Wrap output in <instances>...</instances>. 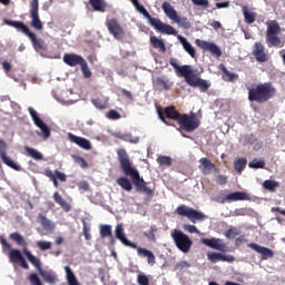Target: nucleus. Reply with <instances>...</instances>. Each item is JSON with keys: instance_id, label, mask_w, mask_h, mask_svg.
<instances>
[{"instance_id": "1", "label": "nucleus", "mask_w": 285, "mask_h": 285, "mask_svg": "<svg viewBox=\"0 0 285 285\" xmlns=\"http://www.w3.org/2000/svg\"><path fill=\"white\" fill-rule=\"evenodd\" d=\"M117 155L124 175H126V177H131V181L137 193H142V195H146L147 197H155V189L148 187V183L144 180V177H141L139 170L132 167L128 151H126L124 148H120L117 150Z\"/></svg>"}, {"instance_id": "2", "label": "nucleus", "mask_w": 285, "mask_h": 285, "mask_svg": "<svg viewBox=\"0 0 285 285\" xmlns=\"http://www.w3.org/2000/svg\"><path fill=\"white\" fill-rule=\"evenodd\" d=\"M3 23L6 26H10L11 28H16L18 32H22L26 37H28L33 46V50L36 52H47L48 50V45L46 43V40L41 38H37V35L32 31H30V28L26 26L22 21H17V20H8L3 19Z\"/></svg>"}, {"instance_id": "3", "label": "nucleus", "mask_w": 285, "mask_h": 285, "mask_svg": "<svg viewBox=\"0 0 285 285\" xmlns=\"http://www.w3.org/2000/svg\"><path fill=\"white\" fill-rule=\"evenodd\" d=\"M275 95H277V89L273 86V82L258 83L248 88V101H255L256 104H266Z\"/></svg>"}, {"instance_id": "4", "label": "nucleus", "mask_w": 285, "mask_h": 285, "mask_svg": "<svg viewBox=\"0 0 285 285\" xmlns=\"http://www.w3.org/2000/svg\"><path fill=\"white\" fill-rule=\"evenodd\" d=\"M115 235L124 244V246H128L129 248L137 249V255L140 257H147V264L149 266H155L157 264V258L155 257V254L150 249H146L144 247H137V244L128 240L126 237V234L124 233V225L117 224L115 228Z\"/></svg>"}, {"instance_id": "5", "label": "nucleus", "mask_w": 285, "mask_h": 285, "mask_svg": "<svg viewBox=\"0 0 285 285\" xmlns=\"http://www.w3.org/2000/svg\"><path fill=\"white\" fill-rule=\"evenodd\" d=\"M138 12H140L141 16H144L150 26L155 28L156 32H160V35H173L174 37H177L178 32L174 29L173 26L157 19L153 18L148 10L141 4L138 3V6L135 7Z\"/></svg>"}, {"instance_id": "6", "label": "nucleus", "mask_w": 285, "mask_h": 285, "mask_svg": "<svg viewBox=\"0 0 285 285\" xmlns=\"http://www.w3.org/2000/svg\"><path fill=\"white\" fill-rule=\"evenodd\" d=\"M282 32V27H279V22L277 20H272L267 22L266 30V43L268 48H284V43H282V38L278 35Z\"/></svg>"}, {"instance_id": "7", "label": "nucleus", "mask_w": 285, "mask_h": 285, "mask_svg": "<svg viewBox=\"0 0 285 285\" xmlns=\"http://www.w3.org/2000/svg\"><path fill=\"white\" fill-rule=\"evenodd\" d=\"M0 244L2 246V252L8 253V257L12 264H19L21 268H24V271H28L30 268V265H28V262L23 257V254H21V250L19 249H12V245L8 243V240L3 237L0 236Z\"/></svg>"}, {"instance_id": "8", "label": "nucleus", "mask_w": 285, "mask_h": 285, "mask_svg": "<svg viewBox=\"0 0 285 285\" xmlns=\"http://www.w3.org/2000/svg\"><path fill=\"white\" fill-rule=\"evenodd\" d=\"M9 238L12 242H16L17 246H21L23 255L29 259L30 264L35 266V268H41V259L37 258V256L32 255L30 250H28V242L26 238L18 232H13L9 235Z\"/></svg>"}, {"instance_id": "9", "label": "nucleus", "mask_w": 285, "mask_h": 285, "mask_svg": "<svg viewBox=\"0 0 285 285\" xmlns=\"http://www.w3.org/2000/svg\"><path fill=\"white\" fill-rule=\"evenodd\" d=\"M161 8L166 17H168L170 21H174V23H177L178 28H184L185 30L190 29V21H188V18L179 17L177 10H175V7H173L170 2H164Z\"/></svg>"}, {"instance_id": "10", "label": "nucleus", "mask_w": 285, "mask_h": 285, "mask_svg": "<svg viewBox=\"0 0 285 285\" xmlns=\"http://www.w3.org/2000/svg\"><path fill=\"white\" fill-rule=\"evenodd\" d=\"M176 213L180 217H187V219L193 224H196V222H204V219H206V214L186 205L178 206L176 208Z\"/></svg>"}, {"instance_id": "11", "label": "nucleus", "mask_w": 285, "mask_h": 285, "mask_svg": "<svg viewBox=\"0 0 285 285\" xmlns=\"http://www.w3.org/2000/svg\"><path fill=\"white\" fill-rule=\"evenodd\" d=\"M171 238L174 239L178 250H181V253H190L193 240L190 237H188V235L184 234V232L179 229H174L171 233Z\"/></svg>"}, {"instance_id": "12", "label": "nucleus", "mask_w": 285, "mask_h": 285, "mask_svg": "<svg viewBox=\"0 0 285 285\" xmlns=\"http://www.w3.org/2000/svg\"><path fill=\"white\" fill-rule=\"evenodd\" d=\"M200 124L199 118H197V115L195 114H191L190 116L187 114H181L180 118L178 119L179 128L186 132H195V130L199 128Z\"/></svg>"}, {"instance_id": "13", "label": "nucleus", "mask_w": 285, "mask_h": 285, "mask_svg": "<svg viewBox=\"0 0 285 285\" xmlns=\"http://www.w3.org/2000/svg\"><path fill=\"white\" fill-rule=\"evenodd\" d=\"M169 63L171 67H174L177 77H184L186 83L191 82V80L196 77V75L193 71V67L190 65H184V66H179V63H177V59L171 58L169 60Z\"/></svg>"}, {"instance_id": "14", "label": "nucleus", "mask_w": 285, "mask_h": 285, "mask_svg": "<svg viewBox=\"0 0 285 285\" xmlns=\"http://www.w3.org/2000/svg\"><path fill=\"white\" fill-rule=\"evenodd\" d=\"M30 18H31V28L35 30H43V22L39 18V0H31L30 2Z\"/></svg>"}, {"instance_id": "15", "label": "nucleus", "mask_w": 285, "mask_h": 285, "mask_svg": "<svg viewBox=\"0 0 285 285\" xmlns=\"http://www.w3.org/2000/svg\"><path fill=\"white\" fill-rule=\"evenodd\" d=\"M106 27L110 35L114 36V39H124L126 37V32L124 31V28H121V24H119V21L117 19L111 18L106 21Z\"/></svg>"}, {"instance_id": "16", "label": "nucleus", "mask_w": 285, "mask_h": 285, "mask_svg": "<svg viewBox=\"0 0 285 285\" xmlns=\"http://www.w3.org/2000/svg\"><path fill=\"white\" fill-rule=\"evenodd\" d=\"M7 150L8 144L4 142L3 139H0V157L3 164H6V166H9V168H12V170L21 171L20 165H17V163H14L12 159H10V157H8Z\"/></svg>"}, {"instance_id": "17", "label": "nucleus", "mask_w": 285, "mask_h": 285, "mask_svg": "<svg viewBox=\"0 0 285 285\" xmlns=\"http://www.w3.org/2000/svg\"><path fill=\"white\" fill-rule=\"evenodd\" d=\"M196 46L206 52H210L215 57H222V49L215 42L196 39Z\"/></svg>"}, {"instance_id": "18", "label": "nucleus", "mask_w": 285, "mask_h": 285, "mask_svg": "<svg viewBox=\"0 0 285 285\" xmlns=\"http://www.w3.org/2000/svg\"><path fill=\"white\" fill-rule=\"evenodd\" d=\"M29 114L31 115V119H33L35 125L40 128L41 132H42V137L45 139H48V137H50V128L48 127V125H46V122H43V120H41V118L39 117V115L35 111L33 108H29Z\"/></svg>"}, {"instance_id": "19", "label": "nucleus", "mask_w": 285, "mask_h": 285, "mask_svg": "<svg viewBox=\"0 0 285 285\" xmlns=\"http://www.w3.org/2000/svg\"><path fill=\"white\" fill-rule=\"evenodd\" d=\"M202 244L209 248H214V250H220V253H226V250H228V246L224 244V239L222 238H203Z\"/></svg>"}, {"instance_id": "20", "label": "nucleus", "mask_w": 285, "mask_h": 285, "mask_svg": "<svg viewBox=\"0 0 285 285\" xmlns=\"http://www.w3.org/2000/svg\"><path fill=\"white\" fill-rule=\"evenodd\" d=\"M247 246L262 255V259H273L275 257V252L268 247L261 246L257 243H249Z\"/></svg>"}, {"instance_id": "21", "label": "nucleus", "mask_w": 285, "mask_h": 285, "mask_svg": "<svg viewBox=\"0 0 285 285\" xmlns=\"http://www.w3.org/2000/svg\"><path fill=\"white\" fill-rule=\"evenodd\" d=\"M253 56L258 63H266L268 61V53H266V47L262 42H255L253 48Z\"/></svg>"}, {"instance_id": "22", "label": "nucleus", "mask_w": 285, "mask_h": 285, "mask_svg": "<svg viewBox=\"0 0 285 285\" xmlns=\"http://www.w3.org/2000/svg\"><path fill=\"white\" fill-rule=\"evenodd\" d=\"M199 170L203 175H210V173H219V168L210 159L204 157L199 159Z\"/></svg>"}, {"instance_id": "23", "label": "nucleus", "mask_w": 285, "mask_h": 285, "mask_svg": "<svg viewBox=\"0 0 285 285\" xmlns=\"http://www.w3.org/2000/svg\"><path fill=\"white\" fill-rule=\"evenodd\" d=\"M68 139L71 141V144H76V146H79V148H82L83 150H92V144L90 140L76 136L72 132L68 134Z\"/></svg>"}, {"instance_id": "24", "label": "nucleus", "mask_w": 285, "mask_h": 285, "mask_svg": "<svg viewBox=\"0 0 285 285\" xmlns=\"http://www.w3.org/2000/svg\"><path fill=\"white\" fill-rule=\"evenodd\" d=\"M62 61L67 66H70V68H75L77 66H81L86 61V59L77 53H65Z\"/></svg>"}, {"instance_id": "25", "label": "nucleus", "mask_w": 285, "mask_h": 285, "mask_svg": "<svg viewBox=\"0 0 285 285\" xmlns=\"http://www.w3.org/2000/svg\"><path fill=\"white\" fill-rule=\"evenodd\" d=\"M207 257L212 264H217V262H228L229 264H233V262H235V256L224 255L215 252L207 253Z\"/></svg>"}, {"instance_id": "26", "label": "nucleus", "mask_w": 285, "mask_h": 285, "mask_svg": "<svg viewBox=\"0 0 285 285\" xmlns=\"http://www.w3.org/2000/svg\"><path fill=\"white\" fill-rule=\"evenodd\" d=\"M225 202H250V195L246 191H234L225 195Z\"/></svg>"}, {"instance_id": "27", "label": "nucleus", "mask_w": 285, "mask_h": 285, "mask_svg": "<svg viewBox=\"0 0 285 285\" xmlns=\"http://www.w3.org/2000/svg\"><path fill=\"white\" fill-rule=\"evenodd\" d=\"M189 86H191V88H199L202 92H206L208 88H210V83L208 81L197 76L193 78L191 82H189Z\"/></svg>"}, {"instance_id": "28", "label": "nucleus", "mask_w": 285, "mask_h": 285, "mask_svg": "<svg viewBox=\"0 0 285 285\" xmlns=\"http://www.w3.org/2000/svg\"><path fill=\"white\" fill-rule=\"evenodd\" d=\"M108 97L100 95L96 98L91 99V104L97 108L98 110H106L108 108Z\"/></svg>"}, {"instance_id": "29", "label": "nucleus", "mask_w": 285, "mask_h": 285, "mask_svg": "<svg viewBox=\"0 0 285 285\" xmlns=\"http://www.w3.org/2000/svg\"><path fill=\"white\" fill-rule=\"evenodd\" d=\"M178 40L180 41L184 50L187 51L193 59H195V57H197V51L195 50V47H193V45L188 41V39L184 38V36H178Z\"/></svg>"}, {"instance_id": "30", "label": "nucleus", "mask_w": 285, "mask_h": 285, "mask_svg": "<svg viewBox=\"0 0 285 285\" xmlns=\"http://www.w3.org/2000/svg\"><path fill=\"white\" fill-rule=\"evenodd\" d=\"M38 222L42 226L43 230H47L48 233L55 232V223H51L46 215L39 214Z\"/></svg>"}, {"instance_id": "31", "label": "nucleus", "mask_w": 285, "mask_h": 285, "mask_svg": "<svg viewBox=\"0 0 285 285\" xmlns=\"http://www.w3.org/2000/svg\"><path fill=\"white\" fill-rule=\"evenodd\" d=\"M149 41L155 50H159V52H166V42L157 38V36H150Z\"/></svg>"}, {"instance_id": "32", "label": "nucleus", "mask_w": 285, "mask_h": 285, "mask_svg": "<svg viewBox=\"0 0 285 285\" xmlns=\"http://www.w3.org/2000/svg\"><path fill=\"white\" fill-rule=\"evenodd\" d=\"M89 3L95 12H106V8H108L106 0H89Z\"/></svg>"}, {"instance_id": "33", "label": "nucleus", "mask_w": 285, "mask_h": 285, "mask_svg": "<svg viewBox=\"0 0 285 285\" xmlns=\"http://www.w3.org/2000/svg\"><path fill=\"white\" fill-rule=\"evenodd\" d=\"M167 119H173V121H179V119L181 118V114L179 111H177V109H175V107H166L164 110Z\"/></svg>"}, {"instance_id": "34", "label": "nucleus", "mask_w": 285, "mask_h": 285, "mask_svg": "<svg viewBox=\"0 0 285 285\" xmlns=\"http://www.w3.org/2000/svg\"><path fill=\"white\" fill-rule=\"evenodd\" d=\"M53 199L56 204L60 205V207L62 208V210H65V213H70L72 207L70 206V204H68V202H66V199H63L62 196L59 195L58 191L53 194Z\"/></svg>"}, {"instance_id": "35", "label": "nucleus", "mask_w": 285, "mask_h": 285, "mask_svg": "<svg viewBox=\"0 0 285 285\" xmlns=\"http://www.w3.org/2000/svg\"><path fill=\"white\" fill-rule=\"evenodd\" d=\"M116 139H121L128 144H139V137H132V134H115Z\"/></svg>"}, {"instance_id": "36", "label": "nucleus", "mask_w": 285, "mask_h": 285, "mask_svg": "<svg viewBox=\"0 0 285 285\" xmlns=\"http://www.w3.org/2000/svg\"><path fill=\"white\" fill-rule=\"evenodd\" d=\"M155 83L157 88H163V90H170V88H173V82H170V80L166 79L165 77L156 78Z\"/></svg>"}, {"instance_id": "37", "label": "nucleus", "mask_w": 285, "mask_h": 285, "mask_svg": "<svg viewBox=\"0 0 285 285\" xmlns=\"http://www.w3.org/2000/svg\"><path fill=\"white\" fill-rule=\"evenodd\" d=\"M118 186L122 188V190H127V193H130L132 190V183H130V179L127 177H119L117 180Z\"/></svg>"}, {"instance_id": "38", "label": "nucleus", "mask_w": 285, "mask_h": 285, "mask_svg": "<svg viewBox=\"0 0 285 285\" xmlns=\"http://www.w3.org/2000/svg\"><path fill=\"white\" fill-rule=\"evenodd\" d=\"M243 14L245 18V23H255V19H257V16L255 14V12L248 11V7H243Z\"/></svg>"}, {"instance_id": "39", "label": "nucleus", "mask_w": 285, "mask_h": 285, "mask_svg": "<svg viewBox=\"0 0 285 285\" xmlns=\"http://www.w3.org/2000/svg\"><path fill=\"white\" fill-rule=\"evenodd\" d=\"M65 272L67 275L68 285H79V282L77 281V276H75V273H72V269L69 266L65 267Z\"/></svg>"}, {"instance_id": "40", "label": "nucleus", "mask_w": 285, "mask_h": 285, "mask_svg": "<svg viewBox=\"0 0 285 285\" xmlns=\"http://www.w3.org/2000/svg\"><path fill=\"white\" fill-rule=\"evenodd\" d=\"M263 188H265V190H269V193H275V189L279 188V183L273 179H267V180H264Z\"/></svg>"}, {"instance_id": "41", "label": "nucleus", "mask_w": 285, "mask_h": 285, "mask_svg": "<svg viewBox=\"0 0 285 285\" xmlns=\"http://www.w3.org/2000/svg\"><path fill=\"white\" fill-rule=\"evenodd\" d=\"M24 150L29 155V157H31L32 159H36L37 161H41V159H43V155L37 149L26 147Z\"/></svg>"}, {"instance_id": "42", "label": "nucleus", "mask_w": 285, "mask_h": 285, "mask_svg": "<svg viewBox=\"0 0 285 285\" xmlns=\"http://www.w3.org/2000/svg\"><path fill=\"white\" fill-rule=\"evenodd\" d=\"M247 164H248V160H246V158H238L237 160H235L234 168L236 173H242V170L246 168Z\"/></svg>"}, {"instance_id": "43", "label": "nucleus", "mask_w": 285, "mask_h": 285, "mask_svg": "<svg viewBox=\"0 0 285 285\" xmlns=\"http://www.w3.org/2000/svg\"><path fill=\"white\" fill-rule=\"evenodd\" d=\"M220 70L222 72H224L227 81H235V79H239V76L237 73L230 72L224 65H220Z\"/></svg>"}, {"instance_id": "44", "label": "nucleus", "mask_w": 285, "mask_h": 285, "mask_svg": "<svg viewBox=\"0 0 285 285\" xmlns=\"http://www.w3.org/2000/svg\"><path fill=\"white\" fill-rule=\"evenodd\" d=\"M100 237H112V226L110 225H101L100 226Z\"/></svg>"}, {"instance_id": "45", "label": "nucleus", "mask_w": 285, "mask_h": 285, "mask_svg": "<svg viewBox=\"0 0 285 285\" xmlns=\"http://www.w3.org/2000/svg\"><path fill=\"white\" fill-rule=\"evenodd\" d=\"M80 68L85 79H90V77H92V71L88 68V62H86V60L80 65Z\"/></svg>"}, {"instance_id": "46", "label": "nucleus", "mask_w": 285, "mask_h": 285, "mask_svg": "<svg viewBox=\"0 0 285 285\" xmlns=\"http://www.w3.org/2000/svg\"><path fill=\"white\" fill-rule=\"evenodd\" d=\"M187 268H190V263H188L187 261H180L174 266V271H179L180 273L183 271H187Z\"/></svg>"}, {"instance_id": "47", "label": "nucleus", "mask_w": 285, "mask_h": 285, "mask_svg": "<svg viewBox=\"0 0 285 285\" xmlns=\"http://www.w3.org/2000/svg\"><path fill=\"white\" fill-rule=\"evenodd\" d=\"M157 229L155 227H150L148 232H144V237H146L149 242H157V237L155 236Z\"/></svg>"}, {"instance_id": "48", "label": "nucleus", "mask_w": 285, "mask_h": 285, "mask_svg": "<svg viewBox=\"0 0 285 285\" xmlns=\"http://www.w3.org/2000/svg\"><path fill=\"white\" fill-rule=\"evenodd\" d=\"M159 166H173V158L168 156H160L157 158Z\"/></svg>"}, {"instance_id": "49", "label": "nucleus", "mask_w": 285, "mask_h": 285, "mask_svg": "<svg viewBox=\"0 0 285 285\" xmlns=\"http://www.w3.org/2000/svg\"><path fill=\"white\" fill-rule=\"evenodd\" d=\"M72 159L76 164H78V166H80V168H88V161H86V159H83V157L72 155Z\"/></svg>"}, {"instance_id": "50", "label": "nucleus", "mask_w": 285, "mask_h": 285, "mask_svg": "<svg viewBox=\"0 0 285 285\" xmlns=\"http://www.w3.org/2000/svg\"><path fill=\"white\" fill-rule=\"evenodd\" d=\"M248 166L249 168H264V166H266V161L254 158L252 161H249Z\"/></svg>"}, {"instance_id": "51", "label": "nucleus", "mask_w": 285, "mask_h": 285, "mask_svg": "<svg viewBox=\"0 0 285 285\" xmlns=\"http://www.w3.org/2000/svg\"><path fill=\"white\" fill-rule=\"evenodd\" d=\"M45 175H46V177L50 178V180L52 181L55 188H59V181H57V176L55 175V173H52V170L47 169L45 171Z\"/></svg>"}, {"instance_id": "52", "label": "nucleus", "mask_w": 285, "mask_h": 285, "mask_svg": "<svg viewBox=\"0 0 285 285\" xmlns=\"http://www.w3.org/2000/svg\"><path fill=\"white\" fill-rule=\"evenodd\" d=\"M137 284L138 285H150V278L146 276V274H138L137 275Z\"/></svg>"}, {"instance_id": "53", "label": "nucleus", "mask_w": 285, "mask_h": 285, "mask_svg": "<svg viewBox=\"0 0 285 285\" xmlns=\"http://www.w3.org/2000/svg\"><path fill=\"white\" fill-rule=\"evenodd\" d=\"M37 246L41 249V250H50V248H52V243L48 242V240H39L37 243Z\"/></svg>"}, {"instance_id": "54", "label": "nucleus", "mask_w": 285, "mask_h": 285, "mask_svg": "<svg viewBox=\"0 0 285 285\" xmlns=\"http://www.w3.org/2000/svg\"><path fill=\"white\" fill-rule=\"evenodd\" d=\"M107 119H111V120L116 121L117 119H121V114H119V111H117L115 109H111L107 114Z\"/></svg>"}, {"instance_id": "55", "label": "nucleus", "mask_w": 285, "mask_h": 285, "mask_svg": "<svg viewBox=\"0 0 285 285\" xmlns=\"http://www.w3.org/2000/svg\"><path fill=\"white\" fill-rule=\"evenodd\" d=\"M237 235H239V232H237V229H235V228H229L225 233V237H227V239H235L237 237Z\"/></svg>"}, {"instance_id": "56", "label": "nucleus", "mask_w": 285, "mask_h": 285, "mask_svg": "<svg viewBox=\"0 0 285 285\" xmlns=\"http://www.w3.org/2000/svg\"><path fill=\"white\" fill-rule=\"evenodd\" d=\"M29 282L31 285H43V284H41V279L39 278V276L37 274H30Z\"/></svg>"}, {"instance_id": "57", "label": "nucleus", "mask_w": 285, "mask_h": 285, "mask_svg": "<svg viewBox=\"0 0 285 285\" xmlns=\"http://www.w3.org/2000/svg\"><path fill=\"white\" fill-rule=\"evenodd\" d=\"M227 183H228V177L224 175H218L216 177V184H219V186H226Z\"/></svg>"}, {"instance_id": "58", "label": "nucleus", "mask_w": 285, "mask_h": 285, "mask_svg": "<svg viewBox=\"0 0 285 285\" xmlns=\"http://www.w3.org/2000/svg\"><path fill=\"white\" fill-rule=\"evenodd\" d=\"M222 8H230V1L216 2L213 10H222Z\"/></svg>"}, {"instance_id": "59", "label": "nucleus", "mask_w": 285, "mask_h": 285, "mask_svg": "<svg viewBox=\"0 0 285 285\" xmlns=\"http://www.w3.org/2000/svg\"><path fill=\"white\" fill-rule=\"evenodd\" d=\"M43 277L45 281L48 282V284H55L57 282V276L52 274H45Z\"/></svg>"}, {"instance_id": "60", "label": "nucleus", "mask_w": 285, "mask_h": 285, "mask_svg": "<svg viewBox=\"0 0 285 285\" xmlns=\"http://www.w3.org/2000/svg\"><path fill=\"white\" fill-rule=\"evenodd\" d=\"M82 233H83L85 238H86L87 240L90 239V227H89L88 224H86V223H83Z\"/></svg>"}, {"instance_id": "61", "label": "nucleus", "mask_w": 285, "mask_h": 285, "mask_svg": "<svg viewBox=\"0 0 285 285\" xmlns=\"http://www.w3.org/2000/svg\"><path fill=\"white\" fill-rule=\"evenodd\" d=\"M53 175L56 176V179H59V181H67V177H66V174L59 171V170H56L53 173Z\"/></svg>"}, {"instance_id": "62", "label": "nucleus", "mask_w": 285, "mask_h": 285, "mask_svg": "<svg viewBox=\"0 0 285 285\" xmlns=\"http://www.w3.org/2000/svg\"><path fill=\"white\" fill-rule=\"evenodd\" d=\"M184 228L188 233H199V230L197 229V226H195V225H185Z\"/></svg>"}, {"instance_id": "63", "label": "nucleus", "mask_w": 285, "mask_h": 285, "mask_svg": "<svg viewBox=\"0 0 285 285\" xmlns=\"http://www.w3.org/2000/svg\"><path fill=\"white\" fill-rule=\"evenodd\" d=\"M121 95L122 97H125L126 99H129V101H132V92L126 90V89H121Z\"/></svg>"}, {"instance_id": "64", "label": "nucleus", "mask_w": 285, "mask_h": 285, "mask_svg": "<svg viewBox=\"0 0 285 285\" xmlns=\"http://www.w3.org/2000/svg\"><path fill=\"white\" fill-rule=\"evenodd\" d=\"M196 6H202L203 8H208V0H197Z\"/></svg>"}]
</instances>
